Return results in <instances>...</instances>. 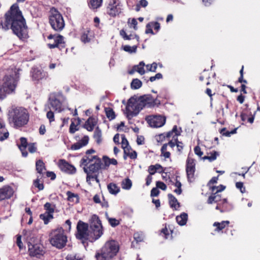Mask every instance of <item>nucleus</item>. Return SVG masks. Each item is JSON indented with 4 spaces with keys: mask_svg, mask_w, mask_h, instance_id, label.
<instances>
[{
    "mask_svg": "<svg viewBox=\"0 0 260 260\" xmlns=\"http://www.w3.org/2000/svg\"><path fill=\"white\" fill-rule=\"evenodd\" d=\"M5 22L0 23V27L5 30L10 28L19 38H25L27 35V27L25 20L17 4H13L5 14Z\"/></svg>",
    "mask_w": 260,
    "mask_h": 260,
    "instance_id": "f257e3e1",
    "label": "nucleus"
},
{
    "mask_svg": "<svg viewBox=\"0 0 260 260\" xmlns=\"http://www.w3.org/2000/svg\"><path fill=\"white\" fill-rule=\"evenodd\" d=\"M160 104L159 101L154 100L150 95H144L141 96L138 101L135 99L131 98L127 102L126 107L128 116H136L139 111L144 107H153L155 105Z\"/></svg>",
    "mask_w": 260,
    "mask_h": 260,
    "instance_id": "f03ea898",
    "label": "nucleus"
},
{
    "mask_svg": "<svg viewBox=\"0 0 260 260\" xmlns=\"http://www.w3.org/2000/svg\"><path fill=\"white\" fill-rule=\"evenodd\" d=\"M119 249V242L110 239L105 243L100 250L96 252L95 258L96 260H111L117 255Z\"/></svg>",
    "mask_w": 260,
    "mask_h": 260,
    "instance_id": "7ed1b4c3",
    "label": "nucleus"
},
{
    "mask_svg": "<svg viewBox=\"0 0 260 260\" xmlns=\"http://www.w3.org/2000/svg\"><path fill=\"white\" fill-rule=\"evenodd\" d=\"M76 237L84 245H88L87 241L94 242L103 234V229H77ZM85 246V245H84Z\"/></svg>",
    "mask_w": 260,
    "mask_h": 260,
    "instance_id": "20e7f679",
    "label": "nucleus"
},
{
    "mask_svg": "<svg viewBox=\"0 0 260 260\" xmlns=\"http://www.w3.org/2000/svg\"><path fill=\"white\" fill-rule=\"evenodd\" d=\"M67 238L63 229H55L51 233L49 242L53 246L60 249L66 246Z\"/></svg>",
    "mask_w": 260,
    "mask_h": 260,
    "instance_id": "39448f33",
    "label": "nucleus"
},
{
    "mask_svg": "<svg viewBox=\"0 0 260 260\" xmlns=\"http://www.w3.org/2000/svg\"><path fill=\"white\" fill-rule=\"evenodd\" d=\"M9 119L17 127L26 124L28 120V115L25 109L15 108L9 111Z\"/></svg>",
    "mask_w": 260,
    "mask_h": 260,
    "instance_id": "423d86ee",
    "label": "nucleus"
},
{
    "mask_svg": "<svg viewBox=\"0 0 260 260\" xmlns=\"http://www.w3.org/2000/svg\"><path fill=\"white\" fill-rule=\"evenodd\" d=\"M49 23L52 28L57 31H60L64 27V22L62 15L54 8L51 9Z\"/></svg>",
    "mask_w": 260,
    "mask_h": 260,
    "instance_id": "0eeeda50",
    "label": "nucleus"
},
{
    "mask_svg": "<svg viewBox=\"0 0 260 260\" xmlns=\"http://www.w3.org/2000/svg\"><path fill=\"white\" fill-rule=\"evenodd\" d=\"M93 158H94V162L90 164L88 167L83 168L84 171L87 175L96 173L102 168L101 159L97 156H93Z\"/></svg>",
    "mask_w": 260,
    "mask_h": 260,
    "instance_id": "6e6552de",
    "label": "nucleus"
},
{
    "mask_svg": "<svg viewBox=\"0 0 260 260\" xmlns=\"http://www.w3.org/2000/svg\"><path fill=\"white\" fill-rule=\"evenodd\" d=\"M28 252L31 256L40 257L45 253L44 247L40 244H32L30 243L28 244Z\"/></svg>",
    "mask_w": 260,
    "mask_h": 260,
    "instance_id": "1a4fd4ad",
    "label": "nucleus"
},
{
    "mask_svg": "<svg viewBox=\"0 0 260 260\" xmlns=\"http://www.w3.org/2000/svg\"><path fill=\"white\" fill-rule=\"evenodd\" d=\"M146 120L151 127H159L163 126L166 122V118L161 116H149Z\"/></svg>",
    "mask_w": 260,
    "mask_h": 260,
    "instance_id": "9d476101",
    "label": "nucleus"
},
{
    "mask_svg": "<svg viewBox=\"0 0 260 260\" xmlns=\"http://www.w3.org/2000/svg\"><path fill=\"white\" fill-rule=\"evenodd\" d=\"M54 206L52 205L49 203H46L44 205V208L46 210V212L40 215L41 219L44 220L45 224H47L51 219L53 218L52 213L54 211Z\"/></svg>",
    "mask_w": 260,
    "mask_h": 260,
    "instance_id": "9b49d317",
    "label": "nucleus"
},
{
    "mask_svg": "<svg viewBox=\"0 0 260 260\" xmlns=\"http://www.w3.org/2000/svg\"><path fill=\"white\" fill-rule=\"evenodd\" d=\"M186 171L188 179H189L190 178H192L195 171V164L193 159L188 158Z\"/></svg>",
    "mask_w": 260,
    "mask_h": 260,
    "instance_id": "f8f14e48",
    "label": "nucleus"
},
{
    "mask_svg": "<svg viewBox=\"0 0 260 260\" xmlns=\"http://www.w3.org/2000/svg\"><path fill=\"white\" fill-rule=\"evenodd\" d=\"M48 38L52 39L54 38V43L53 44H49L48 46L50 48L52 49L58 46L59 44L64 43L63 37L61 35H58L56 37L55 35H50Z\"/></svg>",
    "mask_w": 260,
    "mask_h": 260,
    "instance_id": "ddd939ff",
    "label": "nucleus"
},
{
    "mask_svg": "<svg viewBox=\"0 0 260 260\" xmlns=\"http://www.w3.org/2000/svg\"><path fill=\"white\" fill-rule=\"evenodd\" d=\"M13 194L12 189L9 187L0 189V201L11 197Z\"/></svg>",
    "mask_w": 260,
    "mask_h": 260,
    "instance_id": "4468645a",
    "label": "nucleus"
},
{
    "mask_svg": "<svg viewBox=\"0 0 260 260\" xmlns=\"http://www.w3.org/2000/svg\"><path fill=\"white\" fill-rule=\"evenodd\" d=\"M88 137L85 136L81 141L72 145L71 146V149L73 150L79 149L83 146L86 145L88 142Z\"/></svg>",
    "mask_w": 260,
    "mask_h": 260,
    "instance_id": "2eb2a0df",
    "label": "nucleus"
},
{
    "mask_svg": "<svg viewBox=\"0 0 260 260\" xmlns=\"http://www.w3.org/2000/svg\"><path fill=\"white\" fill-rule=\"evenodd\" d=\"M96 124V119L92 117H90L85 122L84 127L88 131H92Z\"/></svg>",
    "mask_w": 260,
    "mask_h": 260,
    "instance_id": "dca6fc26",
    "label": "nucleus"
},
{
    "mask_svg": "<svg viewBox=\"0 0 260 260\" xmlns=\"http://www.w3.org/2000/svg\"><path fill=\"white\" fill-rule=\"evenodd\" d=\"M21 144L18 145L19 148L22 152V155L24 157H26L27 155V152L25 150V149L27 146V140L24 137L20 138Z\"/></svg>",
    "mask_w": 260,
    "mask_h": 260,
    "instance_id": "f3484780",
    "label": "nucleus"
},
{
    "mask_svg": "<svg viewBox=\"0 0 260 260\" xmlns=\"http://www.w3.org/2000/svg\"><path fill=\"white\" fill-rule=\"evenodd\" d=\"M90 228H103L101 220L96 215H92L90 219Z\"/></svg>",
    "mask_w": 260,
    "mask_h": 260,
    "instance_id": "a211bd4d",
    "label": "nucleus"
},
{
    "mask_svg": "<svg viewBox=\"0 0 260 260\" xmlns=\"http://www.w3.org/2000/svg\"><path fill=\"white\" fill-rule=\"evenodd\" d=\"M50 105L53 109L61 111V103L56 98L50 99Z\"/></svg>",
    "mask_w": 260,
    "mask_h": 260,
    "instance_id": "6ab92c4d",
    "label": "nucleus"
},
{
    "mask_svg": "<svg viewBox=\"0 0 260 260\" xmlns=\"http://www.w3.org/2000/svg\"><path fill=\"white\" fill-rule=\"evenodd\" d=\"M116 0H114L113 4L112 5L109 4L108 7V8L110 9L108 13L112 17L116 16L120 13L119 9L117 7V5L114 6L116 4Z\"/></svg>",
    "mask_w": 260,
    "mask_h": 260,
    "instance_id": "aec40b11",
    "label": "nucleus"
},
{
    "mask_svg": "<svg viewBox=\"0 0 260 260\" xmlns=\"http://www.w3.org/2000/svg\"><path fill=\"white\" fill-rule=\"evenodd\" d=\"M187 217V214L185 213H183L180 216L176 217V221L180 225L183 226L186 224Z\"/></svg>",
    "mask_w": 260,
    "mask_h": 260,
    "instance_id": "412c9836",
    "label": "nucleus"
},
{
    "mask_svg": "<svg viewBox=\"0 0 260 260\" xmlns=\"http://www.w3.org/2000/svg\"><path fill=\"white\" fill-rule=\"evenodd\" d=\"M172 231L171 229H161L160 231L159 235L165 239L172 238Z\"/></svg>",
    "mask_w": 260,
    "mask_h": 260,
    "instance_id": "4be33fe9",
    "label": "nucleus"
},
{
    "mask_svg": "<svg viewBox=\"0 0 260 260\" xmlns=\"http://www.w3.org/2000/svg\"><path fill=\"white\" fill-rule=\"evenodd\" d=\"M36 170L39 174H42L43 170H46L45 164L41 159H39L36 163Z\"/></svg>",
    "mask_w": 260,
    "mask_h": 260,
    "instance_id": "5701e85b",
    "label": "nucleus"
},
{
    "mask_svg": "<svg viewBox=\"0 0 260 260\" xmlns=\"http://www.w3.org/2000/svg\"><path fill=\"white\" fill-rule=\"evenodd\" d=\"M168 197L169 199V203L171 207L175 208L176 209L177 208V205H178V207H179V203L174 196H173L172 194H169Z\"/></svg>",
    "mask_w": 260,
    "mask_h": 260,
    "instance_id": "b1692460",
    "label": "nucleus"
},
{
    "mask_svg": "<svg viewBox=\"0 0 260 260\" xmlns=\"http://www.w3.org/2000/svg\"><path fill=\"white\" fill-rule=\"evenodd\" d=\"M93 161H94V158H93V156L90 157L88 156H85L82 158L81 164L84 167H86L88 164H91Z\"/></svg>",
    "mask_w": 260,
    "mask_h": 260,
    "instance_id": "393cba45",
    "label": "nucleus"
},
{
    "mask_svg": "<svg viewBox=\"0 0 260 260\" xmlns=\"http://www.w3.org/2000/svg\"><path fill=\"white\" fill-rule=\"evenodd\" d=\"M61 164L60 165V167L62 169H64L65 171L69 170L72 171V170L75 172V168L72 165H70L68 162L65 161L63 160H61Z\"/></svg>",
    "mask_w": 260,
    "mask_h": 260,
    "instance_id": "a878e982",
    "label": "nucleus"
},
{
    "mask_svg": "<svg viewBox=\"0 0 260 260\" xmlns=\"http://www.w3.org/2000/svg\"><path fill=\"white\" fill-rule=\"evenodd\" d=\"M108 189L111 194H116L119 191V188L114 183H110L108 185Z\"/></svg>",
    "mask_w": 260,
    "mask_h": 260,
    "instance_id": "bb28decb",
    "label": "nucleus"
},
{
    "mask_svg": "<svg viewBox=\"0 0 260 260\" xmlns=\"http://www.w3.org/2000/svg\"><path fill=\"white\" fill-rule=\"evenodd\" d=\"M134 238L137 243L143 241L144 236L142 232H137L134 234Z\"/></svg>",
    "mask_w": 260,
    "mask_h": 260,
    "instance_id": "cd10ccee",
    "label": "nucleus"
},
{
    "mask_svg": "<svg viewBox=\"0 0 260 260\" xmlns=\"http://www.w3.org/2000/svg\"><path fill=\"white\" fill-rule=\"evenodd\" d=\"M105 112L107 117L110 120H112L115 118V114L112 109L110 108H106Z\"/></svg>",
    "mask_w": 260,
    "mask_h": 260,
    "instance_id": "c85d7f7f",
    "label": "nucleus"
},
{
    "mask_svg": "<svg viewBox=\"0 0 260 260\" xmlns=\"http://www.w3.org/2000/svg\"><path fill=\"white\" fill-rule=\"evenodd\" d=\"M145 66V63L144 62L141 61L139 63V64L137 66H135L134 68L136 69L137 72H138L141 75H143L145 73V70L144 69V66Z\"/></svg>",
    "mask_w": 260,
    "mask_h": 260,
    "instance_id": "c756f323",
    "label": "nucleus"
},
{
    "mask_svg": "<svg viewBox=\"0 0 260 260\" xmlns=\"http://www.w3.org/2000/svg\"><path fill=\"white\" fill-rule=\"evenodd\" d=\"M142 86V82L138 79H134L131 83V87L133 89H138Z\"/></svg>",
    "mask_w": 260,
    "mask_h": 260,
    "instance_id": "7c9ffc66",
    "label": "nucleus"
},
{
    "mask_svg": "<svg viewBox=\"0 0 260 260\" xmlns=\"http://www.w3.org/2000/svg\"><path fill=\"white\" fill-rule=\"evenodd\" d=\"M121 185L123 189H129L132 186V183L129 179L126 178L122 182Z\"/></svg>",
    "mask_w": 260,
    "mask_h": 260,
    "instance_id": "2f4dec72",
    "label": "nucleus"
},
{
    "mask_svg": "<svg viewBox=\"0 0 260 260\" xmlns=\"http://www.w3.org/2000/svg\"><path fill=\"white\" fill-rule=\"evenodd\" d=\"M102 132L97 127L94 133V138L96 139L98 143L101 142Z\"/></svg>",
    "mask_w": 260,
    "mask_h": 260,
    "instance_id": "473e14b6",
    "label": "nucleus"
},
{
    "mask_svg": "<svg viewBox=\"0 0 260 260\" xmlns=\"http://www.w3.org/2000/svg\"><path fill=\"white\" fill-rule=\"evenodd\" d=\"M32 78L35 80H39L43 77L42 73L38 70L35 69L32 73Z\"/></svg>",
    "mask_w": 260,
    "mask_h": 260,
    "instance_id": "72a5a7b5",
    "label": "nucleus"
},
{
    "mask_svg": "<svg viewBox=\"0 0 260 260\" xmlns=\"http://www.w3.org/2000/svg\"><path fill=\"white\" fill-rule=\"evenodd\" d=\"M102 0H90V4L91 7L94 9H97L101 5Z\"/></svg>",
    "mask_w": 260,
    "mask_h": 260,
    "instance_id": "f704fd0d",
    "label": "nucleus"
},
{
    "mask_svg": "<svg viewBox=\"0 0 260 260\" xmlns=\"http://www.w3.org/2000/svg\"><path fill=\"white\" fill-rule=\"evenodd\" d=\"M218 155V153L216 151H214L211 156H205L203 157V159H208L210 161H212L216 159L217 156Z\"/></svg>",
    "mask_w": 260,
    "mask_h": 260,
    "instance_id": "c9c22d12",
    "label": "nucleus"
},
{
    "mask_svg": "<svg viewBox=\"0 0 260 260\" xmlns=\"http://www.w3.org/2000/svg\"><path fill=\"white\" fill-rule=\"evenodd\" d=\"M136 49H137V46H134L132 47L130 46L125 45V46H124L123 47V50L125 51H126V52H129V53L135 52L136 51Z\"/></svg>",
    "mask_w": 260,
    "mask_h": 260,
    "instance_id": "e433bc0d",
    "label": "nucleus"
},
{
    "mask_svg": "<svg viewBox=\"0 0 260 260\" xmlns=\"http://www.w3.org/2000/svg\"><path fill=\"white\" fill-rule=\"evenodd\" d=\"M229 224V221H223L220 222H215L213 224V226H217V228H224L226 226H228Z\"/></svg>",
    "mask_w": 260,
    "mask_h": 260,
    "instance_id": "4c0bfd02",
    "label": "nucleus"
},
{
    "mask_svg": "<svg viewBox=\"0 0 260 260\" xmlns=\"http://www.w3.org/2000/svg\"><path fill=\"white\" fill-rule=\"evenodd\" d=\"M175 185L177 187V189H176L174 190V192H175L176 193H177L178 194H180L182 192V189L181 188L182 185H181V182L178 180H176Z\"/></svg>",
    "mask_w": 260,
    "mask_h": 260,
    "instance_id": "58836bf2",
    "label": "nucleus"
},
{
    "mask_svg": "<svg viewBox=\"0 0 260 260\" xmlns=\"http://www.w3.org/2000/svg\"><path fill=\"white\" fill-rule=\"evenodd\" d=\"M157 67V64L155 62H154L150 65L148 64L146 66V68L148 71L154 72L156 71Z\"/></svg>",
    "mask_w": 260,
    "mask_h": 260,
    "instance_id": "ea45409f",
    "label": "nucleus"
},
{
    "mask_svg": "<svg viewBox=\"0 0 260 260\" xmlns=\"http://www.w3.org/2000/svg\"><path fill=\"white\" fill-rule=\"evenodd\" d=\"M103 160L104 162V166L102 167V169H106L110 166V158L107 156H104Z\"/></svg>",
    "mask_w": 260,
    "mask_h": 260,
    "instance_id": "a19ab883",
    "label": "nucleus"
},
{
    "mask_svg": "<svg viewBox=\"0 0 260 260\" xmlns=\"http://www.w3.org/2000/svg\"><path fill=\"white\" fill-rule=\"evenodd\" d=\"M109 222L112 226H115L119 224V221L115 218H109Z\"/></svg>",
    "mask_w": 260,
    "mask_h": 260,
    "instance_id": "79ce46f5",
    "label": "nucleus"
},
{
    "mask_svg": "<svg viewBox=\"0 0 260 260\" xmlns=\"http://www.w3.org/2000/svg\"><path fill=\"white\" fill-rule=\"evenodd\" d=\"M124 150V159H126L127 156H128V154H129L130 151L131 150V148L129 146H128L126 147L122 148Z\"/></svg>",
    "mask_w": 260,
    "mask_h": 260,
    "instance_id": "37998d69",
    "label": "nucleus"
},
{
    "mask_svg": "<svg viewBox=\"0 0 260 260\" xmlns=\"http://www.w3.org/2000/svg\"><path fill=\"white\" fill-rule=\"evenodd\" d=\"M34 185L38 188V189L39 190H43V188H44V185L43 183H40L39 182V180L38 179H36L35 181H34Z\"/></svg>",
    "mask_w": 260,
    "mask_h": 260,
    "instance_id": "c03bdc74",
    "label": "nucleus"
},
{
    "mask_svg": "<svg viewBox=\"0 0 260 260\" xmlns=\"http://www.w3.org/2000/svg\"><path fill=\"white\" fill-rule=\"evenodd\" d=\"M156 187L160 188L163 190H165L167 188V186L164 182L161 181H157L156 182Z\"/></svg>",
    "mask_w": 260,
    "mask_h": 260,
    "instance_id": "a18cd8bd",
    "label": "nucleus"
},
{
    "mask_svg": "<svg viewBox=\"0 0 260 260\" xmlns=\"http://www.w3.org/2000/svg\"><path fill=\"white\" fill-rule=\"evenodd\" d=\"M16 244L20 249H22L23 247V243L21 241V235H17Z\"/></svg>",
    "mask_w": 260,
    "mask_h": 260,
    "instance_id": "49530a36",
    "label": "nucleus"
},
{
    "mask_svg": "<svg viewBox=\"0 0 260 260\" xmlns=\"http://www.w3.org/2000/svg\"><path fill=\"white\" fill-rule=\"evenodd\" d=\"M90 179H94L97 183L100 182V180L98 179V175H87L86 180L88 182Z\"/></svg>",
    "mask_w": 260,
    "mask_h": 260,
    "instance_id": "de8ad7c7",
    "label": "nucleus"
},
{
    "mask_svg": "<svg viewBox=\"0 0 260 260\" xmlns=\"http://www.w3.org/2000/svg\"><path fill=\"white\" fill-rule=\"evenodd\" d=\"M122 147H126L129 146L128 141L125 137L124 135L122 136V142H121Z\"/></svg>",
    "mask_w": 260,
    "mask_h": 260,
    "instance_id": "09e8293b",
    "label": "nucleus"
},
{
    "mask_svg": "<svg viewBox=\"0 0 260 260\" xmlns=\"http://www.w3.org/2000/svg\"><path fill=\"white\" fill-rule=\"evenodd\" d=\"M76 127L77 125L75 124L74 122H72L70 126V132L71 134H74L76 131L78 130Z\"/></svg>",
    "mask_w": 260,
    "mask_h": 260,
    "instance_id": "8fccbe9b",
    "label": "nucleus"
},
{
    "mask_svg": "<svg viewBox=\"0 0 260 260\" xmlns=\"http://www.w3.org/2000/svg\"><path fill=\"white\" fill-rule=\"evenodd\" d=\"M162 76L160 73H157L154 76L151 77L149 78V80L151 82L154 81L156 79H159L162 78Z\"/></svg>",
    "mask_w": 260,
    "mask_h": 260,
    "instance_id": "3c124183",
    "label": "nucleus"
},
{
    "mask_svg": "<svg viewBox=\"0 0 260 260\" xmlns=\"http://www.w3.org/2000/svg\"><path fill=\"white\" fill-rule=\"evenodd\" d=\"M159 193V190L157 189V187H154L152 189L151 191V196L152 197H156L157 196Z\"/></svg>",
    "mask_w": 260,
    "mask_h": 260,
    "instance_id": "603ef678",
    "label": "nucleus"
},
{
    "mask_svg": "<svg viewBox=\"0 0 260 260\" xmlns=\"http://www.w3.org/2000/svg\"><path fill=\"white\" fill-rule=\"evenodd\" d=\"M47 117L49 119L50 122L54 120V113L51 111L47 112Z\"/></svg>",
    "mask_w": 260,
    "mask_h": 260,
    "instance_id": "864d4df0",
    "label": "nucleus"
},
{
    "mask_svg": "<svg viewBox=\"0 0 260 260\" xmlns=\"http://www.w3.org/2000/svg\"><path fill=\"white\" fill-rule=\"evenodd\" d=\"M194 150L195 153L197 155H199V156H201L203 154V152L201 151V150L200 147L198 146H196L194 148Z\"/></svg>",
    "mask_w": 260,
    "mask_h": 260,
    "instance_id": "5fc2aeb1",
    "label": "nucleus"
},
{
    "mask_svg": "<svg viewBox=\"0 0 260 260\" xmlns=\"http://www.w3.org/2000/svg\"><path fill=\"white\" fill-rule=\"evenodd\" d=\"M81 228H88V225L87 223H84V222L80 220L78 222L76 228H81Z\"/></svg>",
    "mask_w": 260,
    "mask_h": 260,
    "instance_id": "6e6d98bb",
    "label": "nucleus"
},
{
    "mask_svg": "<svg viewBox=\"0 0 260 260\" xmlns=\"http://www.w3.org/2000/svg\"><path fill=\"white\" fill-rule=\"evenodd\" d=\"M46 176L47 177H50L51 180L55 179V178L56 177V175L53 172H49V171L47 172Z\"/></svg>",
    "mask_w": 260,
    "mask_h": 260,
    "instance_id": "4d7b16f0",
    "label": "nucleus"
},
{
    "mask_svg": "<svg viewBox=\"0 0 260 260\" xmlns=\"http://www.w3.org/2000/svg\"><path fill=\"white\" fill-rule=\"evenodd\" d=\"M156 171L155 170V167L153 166V165H151L149 167L148 172H149L150 175L154 174Z\"/></svg>",
    "mask_w": 260,
    "mask_h": 260,
    "instance_id": "13d9d810",
    "label": "nucleus"
},
{
    "mask_svg": "<svg viewBox=\"0 0 260 260\" xmlns=\"http://www.w3.org/2000/svg\"><path fill=\"white\" fill-rule=\"evenodd\" d=\"M236 186L237 188L240 189L241 192H244L245 191V188H243V190H242V188L243 187V184L242 182H237L236 184Z\"/></svg>",
    "mask_w": 260,
    "mask_h": 260,
    "instance_id": "bf43d9fd",
    "label": "nucleus"
},
{
    "mask_svg": "<svg viewBox=\"0 0 260 260\" xmlns=\"http://www.w3.org/2000/svg\"><path fill=\"white\" fill-rule=\"evenodd\" d=\"M28 150L30 153H34L36 151V147L35 146L34 144H30L28 146Z\"/></svg>",
    "mask_w": 260,
    "mask_h": 260,
    "instance_id": "052dcab7",
    "label": "nucleus"
},
{
    "mask_svg": "<svg viewBox=\"0 0 260 260\" xmlns=\"http://www.w3.org/2000/svg\"><path fill=\"white\" fill-rule=\"evenodd\" d=\"M81 40L84 43L88 42L89 39H88L87 35L84 34L81 37Z\"/></svg>",
    "mask_w": 260,
    "mask_h": 260,
    "instance_id": "680f3d73",
    "label": "nucleus"
},
{
    "mask_svg": "<svg viewBox=\"0 0 260 260\" xmlns=\"http://www.w3.org/2000/svg\"><path fill=\"white\" fill-rule=\"evenodd\" d=\"M4 135L3 136L0 137V141H3L4 140L7 139L9 137V133L8 132H3Z\"/></svg>",
    "mask_w": 260,
    "mask_h": 260,
    "instance_id": "e2e57ef3",
    "label": "nucleus"
},
{
    "mask_svg": "<svg viewBox=\"0 0 260 260\" xmlns=\"http://www.w3.org/2000/svg\"><path fill=\"white\" fill-rule=\"evenodd\" d=\"M139 4L140 6L146 7L148 5V2L146 0H141Z\"/></svg>",
    "mask_w": 260,
    "mask_h": 260,
    "instance_id": "0e129e2a",
    "label": "nucleus"
},
{
    "mask_svg": "<svg viewBox=\"0 0 260 260\" xmlns=\"http://www.w3.org/2000/svg\"><path fill=\"white\" fill-rule=\"evenodd\" d=\"M137 152L135 151H133L128 154V156H129L132 159H135L137 158Z\"/></svg>",
    "mask_w": 260,
    "mask_h": 260,
    "instance_id": "69168bd1",
    "label": "nucleus"
},
{
    "mask_svg": "<svg viewBox=\"0 0 260 260\" xmlns=\"http://www.w3.org/2000/svg\"><path fill=\"white\" fill-rule=\"evenodd\" d=\"M46 132L45 127L44 125H41L39 128V133L41 135H44Z\"/></svg>",
    "mask_w": 260,
    "mask_h": 260,
    "instance_id": "338daca9",
    "label": "nucleus"
},
{
    "mask_svg": "<svg viewBox=\"0 0 260 260\" xmlns=\"http://www.w3.org/2000/svg\"><path fill=\"white\" fill-rule=\"evenodd\" d=\"M244 96L242 95V94H240L237 98V100L239 102L240 104H242L244 101Z\"/></svg>",
    "mask_w": 260,
    "mask_h": 260,
    "instance_id": "774afa93",
    "label": "nucleus"
}]
</instances>
